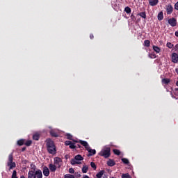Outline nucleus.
Listing matches in <instances>:
<instances>
[{
    "label": "nucleus",
    "mask_w": 178,
    "mask_h": 178,
    "mask_svg": "<svg viewBox=\"0 0 178 178\" xmlns=\"http://www.w3.org/2000/svg\"><path fill=\"white\" fill-rule=\"evenodd\" d=\"M168 24L171 26V27H176L177 25V20L175 17L170 18L168 19Z\"/></svg>",
    "instance_id": "obj_7"
},
{
    "label": "nucleus",
    "mask_w": 178,
    "mask_h": 178,
    "mask_svg": "<svg viewBox=\"0 0 178 178\" xmlns=\"http://www.w3.org/2000/svg\"><path fill=\"white\" fill-rule=\"evenodd\" d=\"M17 145H19V147H22V145H24V140L20 139V140H17Z\"/></svg>",
    "instance_id": "obj_25"
},
{
    "label": "nucleus",
    "mask_w": 178,
    "mask_h": 178,
    "mask_svg": "<svg viewBox=\"0 0 178 178\" xmlns=\"http://www.w3.org/2000/svg\"><path fill=\"white\" fill-rule=\"evenodd\" d=\"M83 178H90V177H88V175H83Z\"/></svg>",
    "instance_id": "obj_47"
},
{
    "label": "nucleus",
    "mask_w": 178,
    "mask_h": 178,
    "mask_svg": "<svg viewBox=\"0 0 178 178\" xmlns=\"http://www.w3.org/2000/svg\"><path fill=\"white\" fill-rule=\"evenodd\" d=\"M80 144L83 145L86 151L89 152L88 156H92V155H95V154H97V151L95 149H91V147H90V145H88V143H87V141L81 140Z\"/></svg>",
    "instance_id": "obj_2"
},
{
    "label": "nucleus",
    "mask_w": 178,
    "mask_h": 178,
    "mask_svg": "<svg viewBox=\"0 0 178 178\" xmlns=\"http://www.w3.org/2000/svg\"><path fill=\"white\" fill-rule=\"evenodd\" d=\"M104 173H105V171L101 170L100 172H99L96 175V177H97V178H101V177H102V176H104Z\"/></svg>",
    "instance_id": "obj_23"
},
{
    "label": "nucleus",
    "mask_w": 178,
    "mask_h": 178,
    "mask_svg": "<svg viewBox=\"0 0 178 178\" xmlns=\"http://www.w3.org/2000/svg\"><path fill=\"white\" fill-rule=\"evenodd\" d=\"M46 147L49 154H51V155H55V154H56V146H55V143L51 139H47Z\"/></svg>",
    "instance_id": "obj_1"
},
{
    "label": "nucleus",
    "mask_w": 178,
    "mask_h": 178,
    "mask_svg": "<svg viewBox=\"0 0 178 178\" xmlns=\"http://www.w3.org/2000/svg\"><path fill=\"white\" fill-rule=\"evenodd\" d=\"M49 133L51 137H59V134H58L54 129L50 130Z\"/></svg>",
    "instance_id": "obj_14"
},
{
    "label": "nucleus",
    "mask_w": 178,
    "mask_h": 178,
    "mask_svg": "<svg viewBox=\"0 0 178 178\" xmlns=\"http://www.w3.org/2000/svg\"><path fill=\"white\" fill-rule=\"evenodd\" d=\"M175 9H176V10H178V1L175 4Z\"/></svg>",
    "instance_id": "obj_42"
},
{
    "label": "nucleus",
    "mask_w": 178,
    "mask_h": 178,
    "mask_svg": "<svg viewBox=\"0 0 178 178\" xmlns=\"http://www.w3.org/2000/svg\"><path fill=\"white\" fill-rule=\"evenodd\" d=\"M54 165H56L58 169L62 166V159H60V157L54 158Z\"/></svg>",
    "instance_id": "obj_6"
},
{
    "label": "nucleus",
    "mask_w": 178,
    "mask_h": 178,
    "mask_svg": "<svg viewBox=\"0 0 178 178\" xmlns=\"http://www.w3.org/2000/svg\"><path fill=\"white\" fill-rule=\"evenodd\" d=\"M166 47H167L168 48H169L170 49H172V48H173L174 45H173V44H172V42H167V44H166Z\"/></svg>",
    "instance_id": "obj_28"
},
{
    "label": "nucleus",
    "mask_w": 178,
    "mask_h": 178,
    "mask_svg": "<svg viewBox=\"0 0 178 178\" xmlns=\"http://www.w3.org/2000/svg\"><path fill=\"white\" fill-rule=\"evenodd\" d=\"M161 83L162 84H169V83H170V79L164 78L161 80Z\"/></svg>",
    "instance_id": "obj_19"
},
{
    "label": "nucleus",
    "mask_w": 178,
    "mask_h": 178,
    "mask_svg": "<svg viewBox=\"0 0 178 178\" xmlns=\"http://www.w3.org/2000/svg\"><path fill=\"white\" fill-rule=\"evenodd\" d=\"M166 12L167 15H172V13H173V7L171 4H168L166 6Z\"/></svg>",
    "instance_id": "obj_8"
},
{
    "label": "nucleus",
    "mask_w": 178,
    "mask_h": 178,
    "mask_svg": "<svg viewBox=\"0 0 178 178\" xmlns=\"http://www.w3.org/2000/svg\"><path fill=\"white\" fill-rule=\"evenodd\" d=\"M32 143L33 142L31 140H28L24 144L25 145H26V147H30V145H31Z\"/></svg>",
    "instance_id": "obj_37"
},
{
    "label": "nucleus",
    "mask_w": 178,
    "mask_h": 178,
    "mask_svg": "<svg viewBox=\"0 0 178 178\" xmlns=\"http://www.w3.org/2000/svg\"><path fill=\"white\" fill-rule=\"evenodd\" d=\"M76 147V146L74 145V143L71 142V143H70V148L71 149H75Z\"/></svg>",
    "instance_id": "obj_34"
},
{
    "label": "nucleus",
    "mask_w": 178,
    "mask_h": 178,
    "mask_svg": "<svg viewBox=\"0 0 178 178\" xmlns=\"http://www.w3.org/2000/svg\"><path fill=\"white\" fill-rule=\"evenodd\" d=\"M65 136L67 137V140H73V136L70 134H66Z\"/></svg>",
    "instance_id": "obj_31"
},
{
    "label": "nucleus",
    "mask_w": 178,
    "mask_h": 178,
    "mask_svg": "<svg viewBox=\"0 0 178 178\" xmlns=\"http://www.w3.org/2000/svg\"><path fill=\"white\" fill-rule=\"evenodd\" d=\"M172 98H176L175 97L172 96Z\"/></svg>",
    "instance_id": "obj_57"
},
{
    "label": "nucleus",
    "mask_w": 178,
    "mask_h": 178,
    "mask_svg": "<svg viewBox=\"0 0 178 178\" xmlns=\"http://www.w3.org/2000/svg\"><path fill=\"white\" fill-rule=\"evenodd\" d=\"M33 140H35V141H38L40 140V134L35 133L33 136Z\"/></svg>",
    "instance_id": "obj_16"
},
{
    "label": "nucleus",
    "mask_w": 178,
    "mask_h": 178,
    "mask_svg": "<svg viewBox=\"0 0 178 178\" xmlns=\"http://www.w3.org/2000/svg\"><path fill=\"white\" fill-rule=\"evenodd\" d=\"M175 91H177V92H178V88H175Z\"/></svg>",
    "instance_id": "obj_56"
},
{
    "label": "nucleus",
    "mask_w": 178,
    "mask_h": 178,
    "mask_svg": "<svg viewBox=\"0 0 178 178\" xmlns=\"http://www.w3.org/2000/svg\"><path fill=\"white\" fill-rule=\"evenodd\" d=\"M7 166H8L9 170H12V169H15V168H16V163L13 162V153L10 154L8 156Z\"/></svg>",
    "instance_id": "obj_4"
},
{
    "label": "nucleus",
    "mask_w": 178,
    "mask_h": 178,
    "mask_svg": "<svg viewBox=\"0 0 178 178\" xmlns=\"http://www.w3.org/2000/svg\"><path fill=\"white\" fill-rule=\"evenodd\" d=\"M80 163H81V162L77 161L76 159L71 160V165H80Z\"/></svg>",
    "instance_id": "obj_22"
},
{
    "label": "nucleus",
    "mask_w": 178,
    "mask_h": 178,
    "mask_svg": "<svg viewBox=\"0 0 178 178\" xmlns=\"http://www.w3.org/2000/svg\"><path fill=\"white\" fill-rule=\"evenodd\" d=\"M153 50L154 51V52H156V54H159V52H161V48H159L158 46H153Z\"/></svg>",
    "instance_id": "obj_18"
},
{
    "label": "nucleus",
    "mask_w": 178,
    "mask_h": 178,
    "mask_svg": "<svg viewBox=\"0 0 178 178\" xmlns=\"http://www.w3.org/2000/svg\"><path fill=\"white\" fill-rule=\"evenodd\" d=\"M20 178H26L24 176H21Z\"/></svg>",
    "instance_id": "obj_54"
},
{
    "label": "nucleus",
    "mask_w": 178,
    "mask_h": 178,
    "mask_svg": "<svg viewBox=\"0 0 178 178\" xmlns=\"http://www.w3.org/2000/svg\"><path fill=\"white\" fill-rule=\"evenodd\" d=\"M74 176L76 178L81 177V175L80 174V172H75Z\"/></svg>",
    "instance_id": "obj_39"
},
{
    "label": "nucleus",
    "mask_w": 178,
    "mask_h": 178,
    "mask_svg": "<svg viewBox=\"0 0 178 178\" xmlns=\"http://www.w3.org/2000/svg\"><path fill=\"white\" fill-rule=\"evenodd\" d=\"M174 94H175V95H176L177 97H178V92H177V91H175Z\"/></svg>",
    "instance_id": "obj_46"
},
{
    "label": "nucleus",
    "mask_w": 178,
    "mask_h": 178,
    "mask_svg": "<svg viewBox=\"0 0 178 178\" xmlns=\"http://www.w3.org/2000/svg\"><path fill=\"white\" fill-rule=\"evenodd\" d=\"M138 16H140L143 19H147V13L145 12H141L138 13Z\"/></svg>",
    "instance_id": "obj_17"
},
{
    "label": "nucleus",
    "mask_w": 178,
    "mask_h": 178,
    "mask_svg": "<svg viewBox=\"0 0 178 178\" xmlns=\"http://www.w3.org/2000/svg\"><path fill=\"white\" fill-rule=\"evenodd\" d=\"M124 12H126L127 15H130V13H131V8H130L129 6H127L124 8Z\"/></svg>",
    "instance_id": "obj_24"
},
{
    "label": "nucleus",
    "mask_w": 178,
    "mask_h": 178,
    "mask_svg": "<svg viewBox=\"0 0 178 178\" xmlns=\"http://www.w3.org/2000/svg\"><path fill=\"white\" fill-rule=\"evenodd\" d=\"M75 161H83L84 158L81 154H77L76 156H74Z\"/></svg>",
    "instance_id": "obj_20"
},
{
    "label": "nucleus",
    "mask_w": 178,
    "mask_h": 178,
    "mask_svg": "<svg viewBox=\"0 0 178 178\" xmlns=\"http://www.w3.org/2000/svg\"><path fill=\"white\" fill-rule=\"evenodd\" d=\"M90 166H91V168H92V169H94V170H97V165H95V163L91 162Z\"/></svg>",
    "instance_id": "obj_35"
},
{
    "label": "nucleus",
    "mask_w": 178,
    "mask_h": 178,
    "mask_svg": "<svg viewBox=\"0 0 178 178\" xmlns=\"http://www.w3.org/2000/svg\"><path fill=\"white\" fill-rule=\"evenodd\" d=\"M149 58H150V59H155V58H156V54L154 53L149 54Z\"/></svg>",
    "instance_id": "obj_29"
},
{
    "label": "nucleus",
    "mask_w": 178,
    "mask_h": 178,
    "mask_svg": "<svg viewBox=\"0 0 178 178\" xmlns=\"http://www.w3.org/2000/svg\"><path fill=\"white\" fill-rule=\"evenodd\" d=\"M150 45H151V41H149V40H145L144 41V46H145V47H149Z\"/></svg>",
    "instance_id": "obj_26"
},
{
    "label": "nucleus",
    "mask_w": 178,
    "mask_h": 178,
    "mask_svg": "<svg viewBox=\"0 0 178 178\" xmlns=\"http://www.w3.org/2000/svg\"><path fill=\"white\" fill-rule=\"evenodd\" d=\"M158 2H159V0H149V5H150V6H156Z\"/></svg>",
    "instance_id": "obj_12"
},
{
    "label": "nucleus",
    "mask_w": 178,
    "mask_h": 178,
    "mask_svg": "<svg viewBox=\"0 0 178 178\" xmlns=\"http://www.w3.org/2000/svg\"><path fill=\"white\" fill-rule=\"evenodd\" d=\"M157 19L158 20H159V22H161V20H163V12L161 11L160 13H159L157 15Z\"/></svg>",
    "instance_id": "obj_15"
},
{
    "label": "nucleus",
    "mask_w": 178,
    "mask_h": 178,
    "mask_svg": "<svg viewBox=\"0 0 178 178\" xmlns=\"http://www.w3.org/2000/svg\"><path fill=\"white\" fill-rule=\"evenodd\" d=\"M131 19H136V17L134 16V14H131Z\"/></svg>",
    "instance_id": "obj_45"
},
{
    "label": "nucleus",
    "mask_w": 178,
    "mask_h": 178,
    "mask_svg": "<svg viewBox=\"0 0 178 178\" xmlns=\"http://www.w3.org/2000/svg\"><path fill=\"white\" fill-rule=\"evenodd\" d=\"M69 173L73 174L74 173V169L73 168H71L69 169Z\"/></svg>",
    "instance_id": "obj_41"
},
{
    "label": "nucleus",
    "mask_w": 178,
    "mask_h": 178,
    "mask_svg": "<svg viewBox=\"0 0 178 178\" xmlns=\"http://www.w3.org/2000/svg\"><path fill=\"white\" fill-rule=\"evenodd\" d=\"M28 178H34V177H33V175L30 177V176L28 175Z\"/></svg>",
    "instance_id": "obj_50"
},
{
    "label": "nucleus",
    "mask_w": 178,
    "mask_h": 178,
    "mask_svg": "<svg viewBox=\"0 0 178 178\" xmlns=\"http://www.w3.org/2000/svg\"><path fill=\"white\" fill-rule=\"evenodd\" d=\"M90 40H94V35L92 33L90 35Z\"/></svg>",
    "instance_id": "obj_43"
},
{
    "label": "nucleus",
    "mask_w": 178,
    "mask_h": 178,
    "mask_svg": "<svg viewBox=\"0 0 178 178\" xmlns=\"http://www.w3.org/2000/svg\"><path fill=\"white\" fill-rule=\"evenodd\" d=\"M175 48H178V45L177 44V45H175Z\"/></svg>",
    "instance_id": "obj_55"
},
{
    "label": "nucleus",
    "mask_w": 178,
    "mask_h": 178,
    "mask_svg": "<svg viewBox=\"0 0 178 178\" xmlns=\"http://www.w3.org/2000/svg\"><path fill=\"white\" fill-rule=\"evenodd\" d=\"M28 175L33 176L34 178H42V171L38 169L36 171H29Z\"/></svg>",
    "instance_id": "obj_5"
},
{
    "label": "nucleus",
    "mask_w": 178,
    "mask_h": 178,
    "mask_svg": "<svg viewBox=\"0 0 178 178\" xmlns=\"http://www.w3.org/2000/svg\"><path fill=\"white\" fill-rule=\"evenodd\" d=\"M87 170H88V167H87V165H85L82 168L83 173H87Z\"/></svg>",
    "instance_id": "obj_33"
},
{
    "label": "nucleus",
    "mask_w": 178,
    "mask_h": 178,
    "mask_svg": "<svg viewBox=\"0 0 178 178\" xmlns=\"http://www.w3.org/2000/svg\"><path fill=\"white\" fill-rule=\"evenodd\" d=\"M24 151H26V147L22 148V152H24Z\"/></svg>",
    "instance_id": "obj_49"
},
{
    "label": "nucleus",
    "mask_w": 178,
    "mask_h": 178,
    "mask_svg": "<svg viewBox=\"0 0 178 178\" xmlns=\"http://www.w3.org/2000/svg\"><path fill=\"white\" fill-rule=\"evenodd\" d=\"M42 172H43L44 176H45L46 177H48V176H49V168H48V167L44 165L43 167Z\"/></svg>",
    "instance_id": "obj_10"
},
{
    "label": "nucleus",
    "mask_w": 178,
    "mask_h": 178,
    "mask_svg": "<svg viewBox=\"0 0 178 178\" xmlns=\"http://www.w3.org/2000/svg\"><path fill=\"white\" fill-rule=\"evenodd\" d=\"M122 178H130V175L129 173L122 174Z\"/></svg>",
    "instance_id": "obj_38"
},
{
    "label": "nucleus",
    "mask_w": 178,
    "mask_h": 178,
    "mask_svg": "<svg viewBox=\"0 0 178 178\" xmlns=\"http://www.w3.org/2000/svg\"><path fill=\"white\" fill-rule=\"evenodd\" d=\"M81 141H84V140H73V142H74V143H80Z\"/></svg>",
    "instance_id": "obj_44"
},
{
    "label": "nucleus",
    "mask_w": 178,
    "mask_h": 178,
    "mask_svg": "<svg viewBox=\"0 0 178 178\" xmlns=\"http://www.w3.org/2000/svg\"><path fill=\"white\" fill-rule=\"evenodd\" d=\"M56 165H55V164H52V163H50L49 165V169L50 170V172H56Z\"/></svg>",
    "instance_id": "obj_11"
},
{
    "label": "nucleus",
    "mask_w": 178,
    "mask_h": 178,
    "mask_svg": "<svg viewBox=\"0 0 178 178\" xmlns=\"http://www.w3.org/2000/svg\"><path fill=\"white\" fill-rule=\"evenodd\" d=\"M71 143H72V141H70V140H66L65 142V145H70Z\"/></svg>",
    "instance_id": "obj_40"
},
{
    "label": "nucleus",
    "mask_w": 178,
    "mask_h": 178,
    "mask_svg": "<svg viewBox=\"0 0 178 178\" xmlns=\"http://www.w3.org/2000/svg\"><path fill=\"white\" fill-rule=\"evenodd\" d=\"M113 152L115 154V155H120V150L118 149H114Z\"/></svg>",
    "instance_id": "obj_30"
},
{
    "label": "nucleus",
    "mask_w": 178,
    "mask_h": 178,
    "mask_svg": "<svg viewBox=\"0 0 178 178\" xmlns=\"http://www.w3.org/2000/svg\"><path fill=\"white\" fill-rule=\"evenodd\" d=\"M176 86L178 87V81L176 82Z\"/></svg>",
    "instance_id": "obj_53"
},
{
    "label": "nucleus",
    "mask_w": 178,
    "mask_h": 178,
    "mask_svg": "<svg viewBox=\"0 0 178 178\" xmlns=\"http://www.w3.org/2000/svg\"><path fill=\"white\" fill-rule=\"evenodd\" d=\"M99 155L106 159L109 158L111 156V147L108 146L104 147L99 153Z\"/></svg>",
    "instance_id": "obj_3"
},
{
    "label": "nucleus",
    "mask_w": 178,
    "mask_h": 178,
    "mask_svg": "<svg viewBox=\"0 0 178 178\" xmlns=\"http://www.w3.org/2000/svg\"><path fill=\"white\" fill-rule=\"evenodd\" d=\"M11 178H17V172L13 170Z\"/></svg>",
    "instance_id": "obj_32"
},
{
    "label": "nucleus",
    "mask_w": 178,
    "mask_h": 178,
    "mask_svg": "<svg viewBox=\"0 0 178 178\" xmlns=\"http://www.w3.org/2000/svg\"><path fill=\"white\" fill-rule=\"evenodd\" d=\"M64 178H75V177H74V175H71V174H66V175L64 176Z\"/></svg>",
    "instance_id": "obj_36"
},
{
    "label": "nucleus",
    "mask_w": 178,
    "mask_h": 178,
    "mask_svg": "<svg viewBox=\"0 0 178 178\" xmlns=\"http://www.w3.org/2000/svg\"><path fill=\"white\" fill-rule=\"evenodd\" d=\"M107 165L108 166H115L116 165V163L115 162V160L113 159H109L108 161H107Z\"/></svg>",
    "instance_id": "obj_13"
},
{
    "label": "nucleus",
    "mask_w": 178,
    "mask_h": 178,
    "mask_svg": "<svg viewBox=\"0 0 178 178\" xmlns=\"http://www.w3.org/2000/svg\"><path fill=\"white\" fill-rule=\"evenodd\" d=\"M26 162H27V160H24L23 163H26Z\"/></svg>",
    "instance_id": "obj_52"
},
{
    "label": "nucleus",
    "mask_w": 178,
    "mask_h": 178,
    "mask_svg": "<svg viewBox=\"0 0 178 178\" xmlns=\"http://www.w3.org/2000/svg\"><path fill=\"white\" fill-rule=\"evenodd\" d=\"M30 166H31V170H29V172H35V171H37V166H35V165H34V164H31L30 165Z\"/></svg>",
    "instance_id": "obj_21"
},
{
    "label": "nucleus",
    "mask_w": 178,
    "mask_h": 178,
    "mask_svg": "<svg viewBox=\"0 0 178 178\" xmlns=\"http://www.w3.org/2000/svg\"><path fill=\"white\" fill-rule=\"evenodd\" d=\"M78 148H81V145H77Z\"/></svg>",
    "instance_id": "obj_51"
},
{
    "label": "nucleus",
    "mask_w": 178,
    "mask_h": 178,
    "mask_svg": "<svg viewBox=\"0 0 178 178\" xmlns=\"http://www.w3.org/2000/svg\"><path fill=\"white\" fill-rule=\"evenodd\" d=\"M175 35H176V37H178V31L175 32Z\"/></svg>",
    "instance_id": "obj_48"
},
{
    "label": "nucleus",
    "mask_w": 178,
    "mask_h": 178,
    "mask_svg": "<svg viewBox=\"0 0 178 178\" xmlns=\"http://www.w3.org/2000/svg\"><path fill=\"white\" fill-rule=\"evenodd\" d=\"M122 162H123V163H124L125 165H129L130 163V162L129 161V159H126V158H122L121 159Z\"/></svg>",
    "instance_id": "obj_27"
},
{
    "label": "nucleus",
    "mask_w": 178,
    "mask_h": 178,
    "mask_svg": "<svg viewBox=\"0 0 178 178\" xmlns=\"http://www.w3.org/2000/svg\"><path fill=\"white\" fill-rule=\"evenodd\" d=\"M172 62H173V63H177V62H178V54H177V53H172Z\"/></svg>",
    "instance_id": "obj_9"
}]
</instances>
